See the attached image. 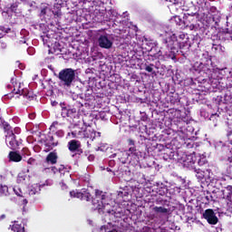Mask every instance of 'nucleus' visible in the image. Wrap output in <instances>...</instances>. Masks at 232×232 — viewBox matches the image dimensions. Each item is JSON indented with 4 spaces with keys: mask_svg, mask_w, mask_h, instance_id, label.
<instances>
[{
    "mask_svg": "<svg viewBox=\"0 0 232 232\" xmlns=\"http://www.w3.org/2000/svg\"><path fill=\"white\" fill-rule=\"evenodd\" d=\"M70 195L72 198H80V200L85 202H90L92 200L94 209H97L100 215L110 213L109 210H106V194L102 190L96 189L94 198L92 197L90 190L86 188H83L82 191H70Z\"/></svg>",
    "mask_w": 232,
    "mask_h": 232,
    "instance_id": "1",
    "label": "nucleus"
},
{
    "mask_svg": "<svg viewBox=\"0 0 232 232\" xmlns=\"http://www.w3.org/2000/svg\"><path fill=\"white\" fill-rule=\"evenodd\" d=\"M58 79L62 88L70 90L75 82V70L72 68L63 69L58 74Z\"/></svg>",
    "mask_w": 232,
    "mask_h": 232,
    "instance_id": "2",
    "label": "nucleus"
},
{
    "mask_svg": "<svg viewBox=\"0 0 232 232\" xmlns=\"http://www.w3.org/2000/svg\"><path fill=\"white\" fill-rule=\"evenodd\" d=\"M163 44H165V46H167V48L170 50V53H173L170 56L172 61H175V59H177L175 52H179V50H184V48H186V42H179V38H177V34H175L163 39Z\"/></svg>",
    "mask_w": 232,
    "mask_h": 232,
    "instance_id": "3",
    "label": "nucleus"
},
{
    "mask_svg": "<svg viewBox=\"0 0 232 232\" xmlns=\"http://www.w3.org/2000/svg\"><path fill=\"white\" fill-rule=\"evenodd\" d=\"M198 17H200L198 13L188 14L186 17H184L183 23L186 28H189V30H195L198 23Z\"/></svg>",
    "mask_w": 232,
    "mask_h": 232,
    "instance_id": "4",
    "label": "nucleus"
},
{
    "mask_svg": "<svg viewBox=\"0 0 232 232\" xmlns=\"http://www.w3.org/2000/svg\"><path fill=\"white\" fill-rule=\"evenodd\" d=\"M203 218L207 220V222L210 226H217L218 224V218L217 217V214H215V211L211 208H208L203 213Z\"/></svg>",
    "mask_w": 232,
    "mask_h": 232,
    "instance_id": "5",
    "label": "nucleus"
},
{
    "mask_svg": "<svg viewBox=\"0 0 232 232\" xmlns=\"http://www.w3.org/2000/svg\"><path fill=\"white\" fill-rule=\"evenodd\" d=\"M45 148H47L46 151H52L53 148L59 146V140H55L52 132H49L44 140Z\"/></svg>",
    "mask_w": 232,
    "mask_h": 232,
    "instance_id": "6",
    "label": "nucleus"
},
{
    "mask_svg": "<svg viewBox=\"0 0 232 232\" xmlns=\"http://www.w3.org/2000/svg\"><path fill=\"white\" fill-rule=\"evenodd\" d=\"M128 146H130L129 148V153L132 156L133 159H135L136 162H139L140 160V151L137 150V147L135 146V140L132 139H129L127 140Z\"/></svg>",
    "mask_w": 232,
    "mask_h": 232,
    "instance_id": "7",
    "label": "nucleus"
},
{
    "mask_svg": "<svg viewBox=\"0 0 232 232\" xmlns=\"http://www.w3.org/2000/svg\"><path fill=\"white\" fill-rule=\"evenodd\" d=\"M5 142L10 148V150H17L19 148V142L15 138V134L13 132L11 134H5Z\"/></svg>",
    "mask_w": 232,
    "mask_h": 232,
    "instance_id": "8",
    "label": "nucleus"
},
{
    "mask_svg": "<svg viewBox=\"0 0 232 232\" xmlns=\"http://www.w3.org/2000/svg\"><path fill=\"white\" fill-rule=\"evenodd\" d=\"M98 44L100 48H104L105 50H110L113 46V42L110 38H108V35H100L98 39Z\"/></svg>",
    "mask_w": 232,
    "mask_h": 232,
    "instance_id": "9",
    "label": "nucleus"
},
{
    "mask_svg": "<svg viewBox=\"0 0 232 232\" xmlns=\"http://www.w3.org/2000/svg\"><path fill=\"white\" fill-rule=\"evenodd\" d=\"M112 157H118L119 160H121L122 164H126V162H128V159L133 156L131 155V152H129V150H124L112 154Z\"/></svg>",
    "mask_w": 232,
    "mask_h": 232,
    "instance_id": "10",
    "label": "nucleus"
},
{
    "mask_svg": "<svg viewBox=\"0 0 232 232\" xmlns=\"http://www.w3.org/2000/svg\"><path fill=\"white\" fill-rule=\"evenodd\" d=\"M7 88L8 89L14 88L12 92H11L13 95L24 94V89H23L21 87V82H15L14 83L13 82L12 85H7Z\"/></svg>",
    "mask_w": 232,
    "mask_h": 232,
    "instance_id": "11",
    "label": "nucleus"
},
{
    "mask_svg": "<svg viewBox=\"0 0 232 232\" xmlns=\"http://www.w3.org/2000/svg\"><path fill=\"white\" fill-rule=\"evenodd\" d=\"M96 137V131L92 127H84L83 139L93 140Z\"/></svg>",
    "mask_w": 232,
    "mask_h": 232,
    "instance_id": "12",
    "label": "nucleus"
},
{
    "mask_svg": "<svg viewBox=\"0 0 232 232\" xmlns=\"http://www.w3.org/2000/svg\"><path fill=\"white\" fill-rule=\"evenodd\" d=\"M58 159L59 156H57V153L55 151H52L46 156L45 163L53 166V164H57Z\"/></svg>",
    "mask_w": 232,
    "mask_h": 232,
    "instance_id": "13",
    "label": "nucleus"
},
{
    "mask_svg": "<svg viewBox=\"0 0 232 232\" xmlns=\"http://www.w3.org/2000/svg\"><path fill=\"white\" fill-rule=\"evenodd\" d=\"M10 228L14 232H26V230L24 229V224H23V222H19V221L12 222V225H10Z\"/></svg>",
    "mask_w": 232,
    "mask_h": 232,
    "instance_id": "14",
    "label": "nucleus"
},
{
    "mask_svg": "<svg viewBox=\"0 0 232 232\" xmlns=\"http://www.w3.org/2000/svg\"><path fill=\"white\" fill-rule=\"evenodd\" d=\"M72 135L74 139H83L84 136V127L75 126L72 131Z\"/></svg>",
    "mask_w": 232,
    "mask_h": 232,
    "instance_id": "15",
    "label": "nucleus"
},
{
    "mask_svg": "<svg viewBox=\"0 0 232 232\" xmlns=\"http://www.w3.org/2000/svg\"><path fill=\"white\" fill-rule=\"evenodd\" d=\"M81 148V141L77 140H72L68 142V150L72 153H75L76 150H79Z\"/></svg>",
    "mask_w": 232,
    "mask_h": 232,
    "instance_id": "16",
    "label": "nucleus"
},
{
    "mask_svg": "<svg viewBox=\"0 0 232 232\" xmlns=\"http://www.w3.org/2000/svg\"><path fill=\"white\" fill-rule=\"evenodd\" d=\"M8 159L11 162H21L23 160V156L17 151H10Z\"/></svg>",
    "mask_w": 232,
    "mask_h": 232,
    "instance_id": "17",
    "label": "nucleus"
},
{
    "mask_svg": "<svg viewBox=\"0 0 232 232\" xmlns=\"http://www.w3.org/2000/svg\"><path fill=\"white\" fill-rule=\"evenodd\" d=\"M64 111L70 119H77L79 117V111H77V109L75 108H71V109H64Z\"/></svg>",
    "mask_w": 232,
    "mask_h": 232,
    "instance_id": "18",
    "label": "nucleus"
},
{
    "mask_svg": "<svg viewBox=\"0 0 232 232\" xmlns=\"http://www.w3.org/2000/svg\"><path fill=\"white\" fill-rule=\"evenodd\" d=\"M153 213H156V215H166L169 213V209L164 208V207H154L152 208Z\"/></svg>",
    "mask_w": 232,
    "mask_h": 232,
    "instance_id": "19",
    "label": "nucleus"
},
{
    "mask_svg": "<svg viewBox=\"0 0 232 232\" xmlns=\"http://www.w3.org/2000/svg\"><path fill=\"white\" fill-rule=\"evenodd\" d=\"M43 185L35 184L33 185L31 189L29 190V195H39L41 193V188Z\"/></svg>",
    "mask_w": 232,
    "mask_h": 232,
    "instance_id": "20",
    "label": "nucleus"
},
{
    "mask_svg": "<svg viewBox=\"0 0 232 232\" xmlns=\"http://www.w3.org/2000/svg\"><path fill=\"white\" fill-rule=\"evenodd\" d=\"M24 97L28 101H34L35 99V94L32 91L24 90Z\"/></svg>",
    "mask_w": 232,
    "mask_h": 232,
    "instance_id": "21",
    "label": "nucleus"
},
{
    "mask_svg": "<svg viewBox=\"0 0 232 232\" xmlns=\"http://www.w3.org/2000/svg\"><path fill=\"white\" fill-rule=\"evenodd\" d=\"M2 126L6 135H11V133H14V130H12V126H10L8 122L3 121Z\"/></svg>",
    "mask_w": 232,
    "mask_h": 232,
    "instance_id": "22",
    "label": "nucleus"
},
{
    "mask_svg": "<svg viewBox=\"0 0 232 232\" xmlns=\"http://www.w3.org/2000/svg\"><path fill=\"white\" fill-rule=\"evenodd\" d=\"M47 169H51L53 173H57V171L61 172V169H64V166L62 165V168L57 169V167L53 166V167H44L43 171H46Z\"/></svg>",
    "mask_w": 232,
    "mask_h": 232,
    "instance_id": "23",
    "label": "nucleus"
},
{
    "mask_svg": "<svg viewBox=\"0 0 232 232\" xmlns=\"http://www.w3.org/2000/svg\"><path fill=\"white\" fill-rule=\"evenodd\" d=\"M196 177L198 180L204 179L205 172L200 169H195Z\"/></svg>",
    "mask_w": 232,
    "mask_h": 232,
    "instance_id": "24",
    "label": "nucleus"
},
{
    "mask_svg": "<svg viewBox=\"0 0 232 232\" xmlns=\"http://www.w3.org/2000/svg\"><path fill=\"white\" fill-rule=\"evenodd\" d=\"M0 193H1V195H4V197H8V195H10V192H8V186L1 185Z\"/></svg>",
    "mask_w": 232,
    "mask_h": 232,
    "instance_id": "25",
    "label": "nucleus"
},
{
    "mask_svg": "<svg viewBox=\"0 0 232 232\" xmlns=\"http://www.w3.org/2000/svg\"><path fill=\"white\" fill-rule=\"evenodd\" d=\"M177 39L178 43H185V46H188V41L186 40V34L184 33L179 34Z\"/></svg>",
    "mask_w": 232,
    "mask_h": 232,
    "instance_id": "26",
    "label": "nucleus"
},
{
    "mask_svg": "<svg viewBox=\"0 0 232 232\" xmlns=\"http://www.w3.org/2000/svg\"><path fill=\"white\" fill-rule=\"evenodd\" d=\"M10 28H5V26H0V39H3L8 32H10Z\"/></svg>",
    "mask_w": 232,
    "mask_h": 232,
    "instance_id": "27",
    "label": "nucleus"
},
{
    "mask_svg": "<svg viewBox=\"0 0 232 232\" xmlns=\"http://www.w3.org/2000/svg\"><path fill=\"white\" fill-rule=\"evenodd\" d=\"M185 162H187L188 166H191V168H193V164H195L197 160L193 159V156H188V158L187 159V160H185Z\"/></svg>",
    "mask_w": 232,
    "mask_h": 232,
    "instance_id": "28",
    "label": "nucleus"
},
{
    "mask_svg": "<svg viewBox=\"0 0 232 232\" xmlns=\"http://www.w3.org/2000/svg\"><path fill=\"white\" fill-rule=\"evenodd\" d=\"M22 155H25L26 157H30L32 155V152H30V150L26 147L22 149Z\"/></svg>",
    "mask_w": 232,
    "mask_h": 232,
    "instance_id": "29",
    "label": "nucleus"
},
{
    "mask_svg": "<svg viewBox=\"0 0 232 232\" xmlns=\"http://www.w3.org/2000/svg\"><path fill=\"white\" fill-rule=\"evenodd\" d=\"M10 8H11V12L17 14V8H19V4L14 3L11 5Z\"/></svg>",
    "mask_w": 232,
    "mask_h": 232,
    "instance_id": "30",
    "label": "nucleus"
},
{
    "mask_svg": "<svg viewBox=\"0 0 232 232\" xmlns=\"http://www.w3.org/2000/svg\"><path fill=\"white\" fill-rule=\"evenodd\" d=\"M35 162H37V161H36V160L34 159V158H30V159L27 160V164H29V166H35Z\"/></svg>",
    "mask_w": 232,
    "mask_h": 232,
    "instance_id": "31",
    "label": "nucleus"
},
{
    "mask_svg": "<svg viewBox=\"0 0 232 232\" xmlns=\"http://www.w3.org/2000/svg\"><path fill=\"white\" fill-rule=\"evenodd\" d=\"M145 71L149 72V73H151V72H153V63H151L150 65H147L145 67Z\"/></svg>",
    "mask_w": 232,
    "mask_h": 232,
    "instance_id": "32",
    "label": "nucleus"
},
{
    "mask_svg": "<svg viewBox=\"0 0 232 232\" xmlns=\"http://www.w3.org/2000/svg\"><path fill=\"white\" fill-rule=\"evenodd\" d=\"M59 125V122L53 121V124L50 127L51 131H55V127Z\"/></svg>",
    "mask_w": 232,
    "mask_h": 232,
    "instance_id": "33",
    "label": "nucleus"
},
{
    "mask_svg": "<svg viewBox=\"0 0 232 232\" xmlns=\"http://www.w3.org/2000/svg\"><path fill=\"white\" fill-rule=\"evenodd\" d=\"M174 21L177 23V24H179V26L182 24V20L180 19V16H175Z\"/></svg>",
    "mask_w": 232,
    "mask_h": 232,
    "instance_id": "34",
    "label": "nucleus"
},
{
    "mask_svg": "<svg viewBox=\"0 0 232 232\" xmlns=\"http://www.w3.org/2000/svg\"><path fill=\"white\" fill-rule=\"evenodd\" d=\"M205 199L207 200L205 202V204H209V202H211V200H213V196L209 195V196H206Z\"/></svg>",
    "mask_w": 232,
    "mask_h": 232,
    "instance_id": "35",
    "label": "nucleus"
},
{
    "mask_svg": "<svg viewBox=\"0 0 232 232\" xmlns=\"http://www.w3.org/2000/svg\"><path fill=\"white\" fill-rule=\"evenodd\" d=\"M48 11V7H44L41 9L40 15H44Z\"/></svg>",
    "mask_w": 232,
    "mask_h": 232,
    "instance_id": "36",
    "label": "nucleus"
},
{
    "mask_svg": "<svg viewBox=\"0 0 232 232\" xmlns=\"http://www.w3.org/2000/svg\"><path fill=\"white\" fill-rule=\"evenodd\" d=\"M0 47L2 50H6V44L4 41H0Z\"/></svg>",
    "mask_w": 232,
    "mask_h": 232,
    "instance_id": "37",
    "label": "nucleus"
},
{
    "mask_svg": "<svg viewBox=\"0 0 232 232\" xmlns=\"http://www.w3.org/2000/svg\"><path fill=\"white\" fill-rule=\"evenodd\" d=\"M55 134L58 137H64V131H63V130H58V131L55 132Z\"/></svg>",
    "mask_w": 232,
    "mask_h": 232,
    "instance_id": "38",
    "label": "nucleus"
},
{
    "mask_svg": "<svg viewBox=\"0 0 232 232\" xmlns=\"http://www.w3.org/2000/svg\"><path fill=\"white\" fill-rule=\"evenodd\" d=\"M75 152H76V155H82L83 150H82V149H81V147H80V148H78V150H75Z\"/></svg>",
    "mask_w": 232,
    "mask_h": 232,
    "instance_id": "39",
    "label": "nucleus"
},
{
    "mask_svg": "<svg viewBox=\"0 0 232 232\" xmlns=\"http://www.w3.org/2000/svg\"><path fill=\"white\" fill-rule=\"evenodd\" d=\"M231 144H232V140H231ZM227 160L230 164H232V148H231V150H230V156H228Z\"/></svg>",
    "mask_w": 232,
    "mask_h": 232,
    "instance_id": "40",
    "label": "nucleus"
},
{
    "mask_svg": "<svg viewBox=\"0 0 232 232\" xmlns=\"http://www.w3.org/2000/svg\"><path fill=\"white\" fill-rule=\"evenodd\" d=\"M88 160H90V162L95 160V156L94 155H89L88 156Z\"/></svg>",
    "mask_w": 232,
    "mask_h": 232,
    "instance_id": "41",
    "label": "nucleus"
},
{
    "mask_svg": "<svg viewBox=\"0 0 232 232\" xmlns=\"http://www.w3.org/2000/svg\"><path fill=\"white\" fill-rule=\"evenodd\" d=\"M210 78L217 79V72H213L212 73H210Z\"/></svg>",
    "mask_w": 232,
    "mask_h": 232,
    "instance_id": "42",
    "label": "nucleus"
},
{
    "mask_svg": "<svg viewBox=\"0 0 232 232\" xmlns=\"http://www.w3.org/2000/svg\"><path fill=\"white\" fill-rule=\"evenodd\" d=\"M6 218V215L3 214L0 216V220H5Z\"/></svg>",
    "mask_w": 232,
    "mask_h": 232,
    "instance_id": "43",
    "label": "nucleus"
},
{
    "mask_svg": "<svg viewBox=\"0 0 232 232\" xmlns=\"http://www.w3.org/2000/svg\"><path fill=\"white\" fill-rule=\"evenodd\" d=\"M212 48H213V50H218V45L213 44Z\"/></svg>",
    "mask_w": 232,
    "mask_h": 232,
    "instance_id": "44",
    "label": "nucleus"
},
{
    "mask_svg": "<svg viewBox=\"0 0 232 232\" xmlns=\"http://www.w3.org/2000/svg\"><path fill=\"white\" fill-rule=\"evenodd\" d=\"M23 204L24 206H26V204H28V199H23Z\"/></svg>",
    "mask_w": 232,
    "mask_h": 232,
    "instance_id": "45",
    "label": "nucleus"
},
{
    "mask_svg": "<svg viewBox=\"0 0 232 232\" xmlns=\"http://www.w3.org/2000/svg\"><path fill=\"white\" fill-rule=\"evenodd\" d=\"M59 103L57 102H52V106H57Z\"/></svg>",
    "mask_w": 232,
    "mask_h": 232,
    "instance_id": "46",
    "label": "nucleus"
},
{
    "mask_svg": "<svg viewBox=\"0 0 232 232\" xmlns=\"http://www.w3.org/2000/svg\"><path fill=\"white\" fill-rule=\"evenodd\" d=\"M56 15H57V17H61V13L57 12Z\"/></svg>",
    "mask_w": 232,
    "mask_h": 232,
    "instance_id": "47",
    "label": "nucleus"
},
{
    "mask_svg": "<svg viewBox=\"0 0 232 232\" xmlns=\"http://www.w3.org/2000/svg\"><path fill=\"white\" fill-rule=\"evenodd\" d=\"M193 14H195V13L188 14V15H193Z\"/></svg>",
    "mask_w": 232,
    "mask_h": 232,
    "instance_id": "48",
    "label": "nucleus"
},
{
    "mask_svg": "<svg viewBox=\"0 0 232 232\" xmlns=\"http://www.w3.org/2000/svg\"><path fill=\"white\" fill-rule=\"evenodd\" d=\"M109 232H117L116 230H111V231H109Z\"/></svg>",
    "mask_w": 232,
    "mask_h": 232,
    "instance_id": "49",
    "label": "nucleus"
},
{
    "mask_svg": "<svg viewBox=\"0 0 232 232\" xmlns=\"http://www.w3.org/2000/svg\"><path fill=\"white\" fill-rule=\"evenodd\" d=\"M63 188H66V185L63 184Z\"/></svg>",
    "mask_w": 232,
    "mask_h": 232,
    "instance_id": "50",
    "label": "nucleus"
}]
</instances>
